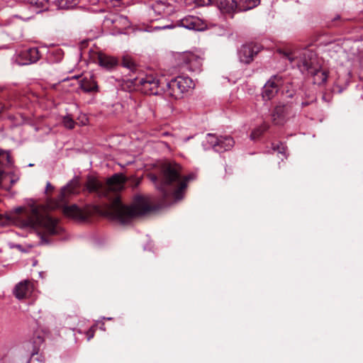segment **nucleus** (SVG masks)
<instances>
[{"label": "nucleus", "mask_w": 363, "mask_h": 363, "mask_svg": "<svg viewBox=\"0 0 363 363\" xmlns=\"http://www.w3.org/2000/svg\"><path fill=\"white\" fill-rule=\"evenodd\" d=\"M2 218V215L0 213V220H1Z\"/></svg>", "instance_id": "37998d69"}, {"label": "nucleus", "mask_w": 363, "mask_h": 363, "mask_svg": "<svg viewBox=\"0 0 363 363\" xmlns=\"http://www.w3.org/2000/svg\"><path fill=\"white\" fill-rule=\"evenodd\" d=\"M41 57L38 48H30L21 50L12 57V61L18 65H28L38 62Z\"/></svg>", "instance_id": "9b49d317"}, {"label": "nucleus", "mask_w": 363, "mask_h": 363, "mask_svg": "<svg viewBox=\"0 0 363 363\" xmlns=\"http://www.w3.org/2000/svg\"><path fill=\"white\" fill-rule=\"evenodd\" d=\"M269 128V125L266 123H263L261 125L255 128L251 133L250 138L252 140H255L260 137L264 132H266Z\"/></svg>", "instance_id": "a878e982"}, {"label": "nucleus", "mask_w": 363, "mask_h": 363, "mask_svg": "<svg viewBox=\"0 0 363 363\" xmlns=\"http://www.w3.org/2000/svg\"><path fill=\"white\" fill-rule=\"evenodd\" d=\"M27 6H28V4H26V5L23 6V8L21 10V11L19 12V13H18V14H22V13H26V14H28V13H29V12H28V9H27V7H26Z\"/></svg>", "instance_id": "c9c22d12"}, {"label": "nucleus", "mask_w": 363, "mask_h": 363, "mask_svg": "<svg viewBox=\"0 0 363 363\" xmlns=\"http://www.w3.org/2000/svg\"><path fill=\"white\" fill-rule=\"evenodd\" d=\"M62 123H63V125L67 128H69V129H73L75 126V121H74V119L69 115L67 116H65L63 117L62 118Z\"/></svg>", "instance_id": "cd10ccee"}, {"label": "nucleus", "mask_w": 363, "mask_h": 363, "mask_svg": "<svg viewBox=\"0 0 363 363\" xmlns=\"http://www.w3.org/2000/svg\"><path fill=\"white\" fill-rule=\"evenodd\" d=\"M132 83L145 94L157 95L159 94V79L152 75L136 77Z\"/></svg>", "instance_id": "423d86ee"}, {"label": "nucleus", "mask_w": 363, "mask_h": 363, "mask_svg": "<svg viewBox=\"0 0 363 363\" xmlns=\"http://www.w3.org/2000/svg\"><path fill=\"white\" fill-rule=\"evenodd\" d=\"M174 6L167 1H156L150 6L149 14L155 13L154 17L168 16L174 12Z\"/></svg>", "instance_id": "dca6fc26"}, {"label": "nucleus", "mask_w": 363, "mask_h": 363, "mask_svg": "<svg viewBox=\"0 0 363 363\" xmlns=\"http://www.w3.org/2000/svg\"><path fill=\"white\" fill-rule=\"evenodd\" d=\"M80 88L86 93H96L99 88L93 75L84 77L79 82Z\"/></svg>", "instance_id": "412c9836"}, {"label": "nucleus", "mask_w": 363, "mask_h": 363, "mask_svg": "<svg viewBox=\"0 0 363 363\" xmlns=\"http://www.w3.org/2000/svg\"><path fill=\"white\" fill-rule=\"evenodd\" d=\"M283 57L292 66H297L303 73H307L313 78V83L323 84L328 79V72L321 68L315 52L309 49L280 50Z\"/></svg>", "instance_id": "7ed1b4c3"}, {"label": "nucleus", "mask_w": 363, "mask_h": 363, "mask_svg": "<svg viewBox=\"0 0 363 363\" xmlns=\"http://www.w3.org/2000/svg\"><path fill=\"white\" fill-rule=\"evenodd\" d=\"M104 23L108 26L112 25L119 30H123L130 26V22L128 18L125 16L118 14L106 17Z\"/></svg>", "instance_id": "6ab92c4d"}, {"label": "nucleus", "mask_w": 363, "mask_h": 363, "mask_svg": "<svg viewBox=\"0 0 363 363\" xmlns=\"http://www.w3.org/2000/svg\"><path fill=\"white\" fill-rule=\"evenodd\" d=\"M206 141L214 151L223 152L233 148L235 145L234 139L229 135H216L213 133L206 135Z\"/></svg>", "instance_id": "6e6552de"}, {"label": "nucleus", "mask_w": 363, "mask_h": 363, "mask_svg": "<svg viewBox=\"0 0 363 363\" xmlns=\"http://www.w3.org/2000/svg\"><path fill=\"white\" fill-rule=\"evenodd\" d=\"M309 104H310V103H309V102H308V101L302 102V103H301V106H302V107H305V106H308V105H309Z\"/></svg>", "instance_id": "a19ab883"}, {"label": "nucleus", "mask_w": 363, "mask_h": 363, "mask_svg": "<svg viewBox=\"0 0 363 363\" xmlns=\"http://www.w3.org/2000/svg\"><path fill=\"white\" fill-rule=\"evenodd\" d=\"M58 220L42 213L38 208L33 206L29 213L25 215L23 225L34 229H42L46 234L53 235L60 233L61 228Z\"/></svg>", "instance_id": "20e7f679"}, {"label": "nucleus", "mask_w": 363, "mask_h": 363, "mask_svg": "<svg viewBox=\"0 0 363 363\" xmlns=\"http://www.w3.org/2000/svg\"><path fill=\"white\" fill-rule=\"evenodd\" d=\"M94 326L91 327L87 332V340H90L94 337Z\"/></svg>", "instance_id": "473e14b6"}, {"label": "nucleus", "mask_w": 363, "mask_h": 363, "mask_svg": "<svg viewBox=\"0 0 363 363\" xmlns=\"http://www.w3.org/2000/svg\"><path fill=\"white\" fill-rule=\"evenodd\" d=\"M215 0H200L196 4L199 6L209 5Z\"/></svg>", "instance_id": "2f4dec72"}, {"label": "nucleus", "mask_w": 363, "mask_h": 363, "mask_svg": "<svg viewBox=\"0 0 363 363\" xmlns=\"http://www.w3.org/2000/svg\"><path fill=\"white\" fill-rule=\"evenodd\" d=\"M122 66L133 70L135 69V65L130 57L124 56L122 59Z\"/></svg>", "instance_id": "bb28decb"}, {"label": "nucleus", "mask_w": 363, "mask_h": 363, "mask_svg": "<svg viewBox=\"0 0 363 363\" xmlns=\"http://www.w3.org/2000/svg\"><path fill=\"white\" fill-rule=\"evenodd\" d=\"M59 9H72L79 3V0H56Z\"/></svg>", "instance_id": "393cba45"}, {"label": "nucleus", "mask_w": 363, "mask_h": 363, "mask_svg": "<svg viewBox=\"0 0 363 363\" xmlns=\"http://www.w3.org/2000/svg\"><path fill=\"white\" fill-rule=\"evenodd\" d=\"M121 0H109L111 6L116 7L119 6V1Z\"/></svg>", "instance_id": "72a5a7b5"}, {"label": "nucleus", "mask_w": 363, "mask_h": 363, "mask_svg": "<svg viewBox=\"0 0 363 363\" xmlns=\"http://www.w3.org/2000/svg\"><path fill=\"white\" fill-rule=\"evenodd\" d=\"M182 60L186 69L193 72L201 70L203 59L201 57L192 52H187L182 56Z\"/></svg>", "instance_id": "f3484780"}, {"label": "nucleus", "mask_w": 363, "mask_h": 363, "mask_svg": "<svg viewBox=\"0 0 363 363\" xmlns=\"http://www.w3.org/2000/svg\"><path fill=\"white\" fill-rule=\"evenodd\" d=\"M169 94L174 98H179L182 94L194 86V82L189 77L178 76L167 84Z\"/></svg>", "instance_id": "0eeeda50"}, {"label": "nucleus", "mask_w": 363, "mask_h": 363, "mask_svg": "<svg viewBox=\"0 0 363 363\" xmlns=\"http://www.w3.org/2000/svg\"><path fill=\"white\" fill-rule=\"evenodd\" d=\"M51 189H53V186H52V184L48 182L46 184V191H49V190H51Z\"/></svg>", "instance_id": "4c0bfd02"}, {"label": "nucleus", "mask_w": 363, "mask_h": 363, "mask_svg": "<svg viewBox=\"0 0 363 363\" xmlns=\"http://www.w3.org/2000/svg\"><path fill=\"white\" fill-rule=\"evenodd\" d=\"M149 178L162 194L165 201L172 199L176 202L184 198L187 182L191 177H182L181 167L178 164L166 163L161 167L158 174H150Z\"/></svg>", "instance_id": "f03ea898"}, {"label": "nucleus", "mask_w": 363, "mask_h": 363, "mask_svg": "<svg viewBox=\"0 0 363 363\" xmlns=\"http://www.w3.org/2000/svg\"><path fill=\"white\" fill-rule=\"evenodd\" d=\"M141 179H136L133 181V184H132L133 188H136L140 184Z\"/></svg>", "instance_id": "f704fd0d"}, {"label": "nucleus", "mask_w": 363, "mask_h": 363, "mask_svg": "<svg viewBox=\"0 0 363 363\" xmlns=\"http://www.w3.org/2000/svg\"><path fill=\"white\" fill-rule=\"evenodd\" d=\"M218 7L223 13H231L238 12V2L235 0H219Z\"/></svg>", "instance_id": "4be33fe9"}, {"label": "nucleus", "mask_w": 363, "mask_h": 363, "mask_svg": "<svg viewBox=\"0 0 363 363\" xmlns=\"http://www.w3.org/2000/svg\"><path fill=\"white\" fill-rule=\"evenodd\" d=\"M48 0H29V4L26 6L29 13L16 14L13 16V18L27 21L33 18L36 13L48 9Z\"/></svg>", "instance_id": "f8f14e48"}, {"label": "nucleus", "mask_w": 363, "mask_h": 363, "mask_svg": "<svg viewBox=\"0 0 363 363\" xmlns=\"http://www.w3.org/2000/svg\"><path fill=\"white\" fill-rule=\"evenodd\" d=\"M8 108L7 104H0V111H3L4 109H6Z\"/></svg>", "instance_id": "58836bf2"}, {"label": "nucleus", "mask_w": 363, "mask_h": 363, "mask_svg": "<svg viewBox=\"0 0 363 363\" xmlns=\"http://www.w3.org/2000/svg\"><path fill=\"white\" fill-rule=\"evenodd\" d=\"M183 27L188 30H201L203 29L202 21L194 16H187L177 21L176 23H170L160 27H155V30L172 29L176 27Z\"/></svg>", "instance_id": "1a4fd4ad"}, {"label": "nucleus", "mask_w": 363, "mask_h": 363, "mask_svg": "<svg viewBox=\"0 0 363 363\" xmlns=\"http://www.w3.org/2000/svg\"><path fill=\"white\" fill-rule=\"evenodd\" d=\"M90 60L108 71L114 69L119 64L118 60L101 51L90 50Z\"/></svg>", "instance_id": "9d476101"}, {"label": "nucleus", "mask_w": 363, "mask_h": 363, "mask_svg": "<svg viewBox=\"0 0 363 363\" xmlns=\"http://www.w3.org/2000/svg\"><path fill=\"white\" fill-rule=\"evenodd\" d=\"M55 52L57 55L58 60H60L62 57V51L60 49L56 50Z\"/></svg>", "instance_id": "e433bc0d"}, {"label": "nucleus", "mask_w": 363, "mask_h": 363, "mask_svg": "<svg viewBox=\"0 0 363 363\" xmlns=\"http://www.w3.org/2000/svg\"><path fill=\"white\" fill-rule=\"evenodd\" d=\"M80 183L78 178H74L69 181L67 184L61 189L57 198V206H65L68 198L79 191Z\"/></svg>", "instance_id": "4468645a"}, {"label": "nucleus", "mask_w": 363, "mask_h": 363, "mask_svg": "<svg viewBox=\"0 0 363 363\" xmlns=\"http://www.w3.org/2000/svg\"><path fill=\"white\" fill-rule=\"evenodd\" d=\"M260 50L261 47L257 44L251 43L242 45L238 52L239 60L241 62L249 65Z\"/></svg>", "instance_id": "2eb2a0df"}, {"label": "nucleus", "mask_w": 363, "mask_h": 363, "mask_svg": "<svg viewBox=\"0 0 363 363\" xmlns=\"http://www.w3.org/2000/svg\"><path fill=\"white\" fill-rule=\"evenodd\" d=\"M125 182V177L115 174L107 179L106 182L99 180L96 177L89 175L84 185V189L89 193L95 194L99 198L106 199L111 203L106 213L113 220L123 224L128 223L133 218L150 212L152 207L147 198L141 195L135 196L130 206L123 204L118 192L121 191Z\"/></svg>", "instance_id": "f257e3e1"}, {"label": "nucleus", "mask_w": 363, "mask_h": 363, "mask_svg": "<svg viewBox=\"0 0 363 363\" xmlns=\"http://www.w3.org/2000/svg\"><path fill=\"white\" fill-rule=\"evenodd\" d=\"M260 0H240L238 2V12L247 11L257 6Z\"/></svg>", "instance_id": "5701e85b"}, {"label": "nucleus", "mask_w": 363, "mask_h": 363, "mask_svg": "<svg viewBox=\"0 0 363 363\" xmlns=\"http://www.w3.org/2000/svg\"><path fill=\"white\" fill-rule=\"evenodd\" d=\"M23 208H21V207H19V208H16V211H17L18 213H22V212H23Z\"/></svg>", "instance_id": "79ce46f5"}, {"label": "nucleus", "mask_w": 363, "mask_h": 363, "mask_svg": "<svg viewBox=\"0 0 363 363\" xmlns=\"http://www.w3.org/2000/svg\"><path fill=\"white\" fill-rule=\"evenodd\" d=\"M26 99L25 97L20 98L18 99H15L13 103L9 104L10 106H23L26 103Z\"/></svg>", "instance_id": "c85d7f7f"}, {"label": "nucleus", "mask_w": 363, "mask_h": 363, "mask_svg": "<svg viewBox=\"0 0 363 363\" xmlns=\"http://www.w3.org/2000/svg\"><path fill=\"white\" fill-rule=\"evenodd\" d=\"M11 38L13 40H18L23 37V32L21 28H18L15 33H11Z\"/></svg>", "instance_id": "c756f323"}, {"label": "nucleus", "mask_w": 363, "mask_h": 363, "mask_svg": "<svg viewBox=\"0 0 363 363\" xmlns=\"http://www.w3.org/2000/svg\"><path fill=\"white\" fill-rule=\"evenodd\" d=\"M273 150L277 151L279 153L284 154L285 153V148L282 144L280 145H274L273 144Z\"/></svg>", "instance_id": "7c9ffc66"}, {"label": "nucleus", "mask_w": 363, "mask_h": 363, "mask_svg": "<svg viewBox=\"0 0 363 363\" xmlns=\"http://www.w3.org/2000/svg\"><path fill=\"white\" fill-rule=\"evenodd\" d=\"M292 114V107L291 105L279 104L272 110L271 117L274 125H283Z\"/></svg>", "instance_id": "ddd939ff"}, {"label": "nucleus", "mask_w": 363, "mask_h": 363, "mask_svg": "<svg viewBox=\"0 0 363 363\" xmlns=\"http://www.w3.org/2000/svg\"><path fill=\"white\" fill-rule=\"evenodd\" d=\"M48 240L45 239L44 236H41V243H48Z\"/></svg>", "instance_id": "ea45409f"}, {"label": "nucleus", "mask_w": 363, "mask_h": 363, "mask_svg": "<svg viewBox=\"0 0 363 363\" xmlns=\"http://www.w3.org/2000/svg\"><path fill=\"white\" fill-rule=\"evenodd\" d=\"M63 211L65 215L69 217L77 218L81 216V210L76 205L65 206Z\"/></svg>", "instance_id": "b1692460"}, {"label": "nucleus", "mask_w": 363, "mask_h": 363, "mask_svg": "<svg viewBox=\"0 0 363 363\" xmlns=\"http://www.w3.org/2000/svg\"><path fill=\"white\" fill-rule=\"evenodd\" d=\"M44 338L40 335L35 337L31 342H28L24 345V347L27 350L30 355V361L35 359L39 360L38 357H35V355L38 354L41 347L43 345Z\"/></svg>", "instance_id": "a211bd4d"}, {"label": "nucleus", "mask_w": 363, "mask_h": 363, "mask_svg": "<svg viewBox=\"0 0 363 363\" xmlns=\"http://www.w3.org/2000/svg\"><path fill=\"white\" fill-rule=\"evenodd\" d=\"M31 282L28 280H23L15 286L13 294L16 298L21 300L25 298L31 292Z\"/></svg>", "instance_id": "aec40b11"}, {"label": "nucleus", "mask_w": 363, "mask_h": 363, "mask_svg": "<svg viewBox=\"0 0 363 363\" xmlns=\"http://www.w3.org/2000/svg\"><path fill=\"white\" fill-rule=\"evenodd\" d=\"M287 83L289 82L282 74L272 76L262 88V96L263 100L270 101L274 99L279 89Z\"/></svg>", "instance_id": "39448f33"}]
</instances>
